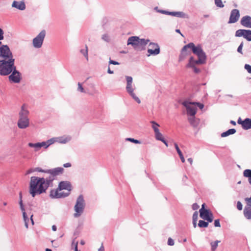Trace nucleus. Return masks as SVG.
<instances>
[{"mask_svg":"<svg viewBox=\"0 0 251 251\" xmlns=\"http://www.w3.org/2000/svg\"><path fill=\"white\" fill-rule=\"evenodd\" d=\"M167 244L169 246H173L175 244V242L173 239L169 237L168 240Z\"/></svg>","mask_w":251,"mask_h":251,"instance_id":"de8ad7c7","label":"nucleus"},{"mask_svg":"<svg viewBox=\"0 0 251 251\" xmlns=\"http://www.w3.org/2000/svg\"><path fill=\"white\" fill-rule=\"evenodd\" d=\"M198 218V212L195 211L193 214V221H197Z\"/></svg>","mask_w":251,"mask_h":251,"instance_id":"49530a36","label":"nucleus"},{"mask_svg":"<svg viewBox=\"0 0 251 251\" xmlns=\"http://www.w3.org/2000/svg\"><path fill=\"white\" fill-rule=\"evenodd\" d=\"M28 146L29 147L33 148L35 151H39L41 149L40 147L39 142L36 143H29Z\"/></svg>","mask_w":251,"mask_h":251,"instance_id":"7c9ffc66","label":"nucleus"},{"mask_svg":"<svg viewBox=\"0 0 251 251\" xmlns=\"http://www.w3.org/2000/svg\"><path fill=\"white\" fill-rule=\"evenodd\" d=\"M245 31L246 29H238L235 32V36L239 37L243 36L244 37Z\"/></svg>","mask_w":251,"mask_h":251,"instance_id":"72a5a7b5","label":"nucleus"},{"mask_svg":"<svg viewBox=\"0 0 251 251\" xmlns=\"http://www.w3.org/2000/svg\"><path fill=\"white\" fill-rule=\"evenodd\" d=\"M240 17V12L239 10L234 9L231 10L230 14L229 19L228 22V24H233L237 22Z\"/></svg>","mask_w":251,"mask_h":251,"instance_id":"2eb2a0df","label":"nucleus"},{"mask_svg":"<svg viewBox=\"0 0 251 251\" xmlns=\"http://www.w3.org/2000/svg\"><path fill=\"white\" fill-rule=\"evenodd\" d=\"M60 191L58 188L56 190H51L50 194V197L53 199H59L65 198L69 195V193H64Z\"/></svg>","mask_w":251,"mask_h":251,"instance_id":"f8f14e48","label":"nucleus"},{"mask_svg":"<svg viewBox=\"0 0 251 251\" xmlns=\"http://www.w3.org/2000/svg\"><path fill=\"white\" fill-rule=\"evenodd\" d=\"M190 47V49L192 51L193 53L196 54L198 59L196 60V63H200L201 64H204L206 60V55L203 51L201 46L200 44L195 46L193 43H189L185 45V48Z\"/></svg>","mask_w":251,"mask_h":251,"instance_id":"39448f33","label":"nucleus"},{"mask_svg":"<svg viewBox=\"0 0 251 251\" xmlns=\"http://www.w3.org/2000/svg\"><path fill=\"white\" fill-rule=\"evenodd\" d=\"M80 52L86 57L87 60H88V47H87V46L85 45V49H81L80 50Z\"/></svg>","mask_w":251,"mask_h":251,"instance_id":"e433bc0d","label":"nucleus"},{"mask_svg":"<svg viewBox=\"0 0 251 251\" xmlns=\"http://www.w3.org/2000/svg\"><path fill=\"white\" fill-rule=\"evenodd\" d=\"M205 204L203 203L201 209L200 210V217L205 220L210 214L212 213L209 210L204 209Z\"/></svg>","mask_w":251,"mask_h":251,"instance_id":"5701e85b","label":"nucleus"},{"mask_svg":"<svg viewBox=\"0 0 251 251\" xmlns=\"http://www.w3.org/2000/svg\"><path fill=\"white\" fill-rule=\"evenodd\" d=\"M192 207L194 210H196L199 208V205L197 203H194L192 204Z\"/></svg>","mask_w":251,"mask_h":251,"instance_id":"5fc2aeb1","label":"nucleus"},{"mask_svg":"<svg viewBox=\"0 0 251 251\" xmlns=\"http://www.w3.org/2000/svg\"><path fill=\"white\" fill-rule=\"evenodd\" d=\"M126 90L128 94L134 99L138 104L141 103L140 99L136 96L134 93V88L132 86V77L130 76H126Z\"/></svg>","mask_w":251,"mask_h":251,"instance_id":"6e6552de","label":"nucleus"},{"mask_svg":"<svg viewBox=\"0 0 251 251\" xmlns=\"http://www.w3.org/2000/svg\"><path fill=\"white\" fill-rule=\"evenodd\" d=\"M220 241H218V240H216L214 242H211V250L212 251H215L216 248H217L218 247V243L220 242Z\"/></svg>","mask_w":251,"mask_h":251,"instance_id":"4c0bfd02","label":"nucleus"},{"mask_svg":"<svg viewBox=\"0 0 251 251\" xmlns=\"http://www.w3.org/2000/svg\"><path fill=\"white\" fill-rule=\"evenodd\" d=\"M238 123L241 125L243 129L244 130H248L251 128V119L247 118L243 121L240 118L238 120Z\"/></svg>","mask_w":251,"mask_h":251,"instance_id":"f3484780","label":"nucleus"},{"mask_svg":"<svg viewBox=\"0 0 251 251\" xmlns=\"http://www.w3.org/2000/svg\"><path fill=\"white\" fill-rule=\"evenodd\" d=\"M72 186L69 182L68 181H61L58 187V189L59 191H61L62 190H66L68 191L67 193H70V191L71 190Z\"/></svg>","mask_w":251,"mask_h":251,"instance_id":"a211bd4d","label":"nucleus"},{"mask_svg":"<svg viewBox=\"0 0 251 251\" xmlns=\"http://www.w3.org/2000/svg\"><path fill=\"white\" fill-rule=\"evenodd\" d=\"M215 5L220 8H223L224 7V5L223 4L222 0H214Z\"/></svg>","mask_w":251,"mask_h":251,"instance_id":"58836bf2","label":"nucleus"},{"mask_svg":"<svg viewBox=\"0 0 251 251\" xmlns=\"http://www.w3.org/2000/svg\"><path fill=\"white\" fill-rule=\"evenodd\" d=\"M197 221H193V225L195 228L197 226Z\"/></svg>","mask_w":251,"mask_h":251,"instance_id":"338daca9","label":"nucleus"},{"mask_svg":"<svg viewBox=\"0 0 251 251\" xmlns=\"http://www.w3.org/2000/svg\"><path fill=\"white\" fill-rule=\"evenodd\" d=\"M214 226L215 227H220L221 226L219 219H216L214 221Z\"/></svg>","mask_w":251,"mask_h":251,"instance_id":"603ef678","label":"nucleus"},{"mask_svg":"<svg viewBox=\"0 0 251 251\" xmlns=\"http://www.w3.org/2000/svg\"><path fill=\"white\" fill-rule=\"evenodd\" d=\"M77 241H75V240H74L72 242V246H74V250H75V244L76 243Z\"/></svg>","mask_w":251,"mask_h":251,"instance_id":"69168bd1","label":"nucleus"},{"mask_svg":"<svg viewBox=\"0 0 251 251\" xmlns=\"http://www.w3.org/2000/svg\"><path fill=\"white\" fill-rule=\"evenodd\" d=\"M151 123L152 124V128H153L154 133L159 130L158 128L159 126V124L153 121H151Z\"/></svg>","mask_w":251,"mask_h":251,"instance_id":"473e14b6","label":"nucleus"},{"mask_svg":"<svg viewBox=\"0 0 251 251\" xmlns=\"http://www.w3.org/2000/svg\"><path fill=\"white\" fill-rule=\"evenodd\" d=\"M243 45H244V43L243 42H242L241 43V44H240V45L239 46V47H238L237 50V52L241 53V54H243L242 48L243 47Z\"/></svg>","mask_w":251,"mask_h":251,"instance_id":"a19ab883","label":"nucleus"},{"mask_svg":"<svg viewBox=\"0 0 251 251\" xmlns=\"http://www.w3.org/2000/svg\"><path fill=\"white\" fill-rule=\"evenodd\" d=\"M205 220H206L207 221V222H212L213 221V214L212 213H211L210 214V215H209V216H208L205 219Z\"/></svg>","mask_w":251,"mask_h":251,"instance_id":"a18cd8bd","label":"nucleus"},{"mask_svg":"<svg viewBox=\"0 0 251 251\" xmlns=\"http://www.w3.org/2000/svg\"><path fill=\"white\" fill-rule=\"evenodd\" d=\"M77 91L81 92V93H85V91H84V89L83 87H82V85L81 83L80 82L78 83V88H77Z\"/></svg>","mask_w":251,"mask_h":251,"instance_id":"ea45409f","label":"nucleus"},{"mask_svg":"<svg viewBox=\"0 0 251 251\" xmlns=\"http://www.w3.org/2000/svg\"><path fill=\"white\" fill-rule=\"evenodd\" d=\"M4 39V32L3 30L0 28V46L1 44V40Z\"/></svg>","mask_w":251,"mask_h":251,"instance_id":"c03bdc74","label":"nucleus"},{"mask_svg":"<svg viewBox=\"0 0 251 251\" xmlns=\"http://www.w3.org/2000/svg\"><path fill=\"white\" fill-rule=\"evenodd\" d=\"M169 15H171L173 16H175L176 17H179L182 18H189V16L187 14L181 11H177V12H170L169 13Z\"/></svg>","mask_w":251,"mask_h":251,"instance_id":"b1692460","label":"nucleus"},{"mask_svg":"<svg viewBox=\"0 0 251 251\" xmlns=\"http://www.w3.org/2000/svg\"><path fill=\"white\" fill-rule=\"evenodd\" d=\"M188 120L190 125L194 127H197L199 124V120L196 119L195 116L189 118Z\"/></svg>","mask_w":251,"mask_h":251,"instance_id":"bb28decb","label":"nucleus"},{"mask_svg":"<svg viewBox=\"0 0 251 251\" xmlns=\"http://www.w3.org/2000/svg\"><path fill=\"white\" fill-rule=\"evenodd\" d=\"M46 32L45 30H42L32 41L33 46L36 49L40 48L43 43L44 40L46 36Z\"/></svg>","mask_w":251,"mask_h":251,"instance_id":"9d476101","label":"nucleus"},{"mask_svg":"<svg viewBox=\"0 0 251 251\" xmlns=\"http://www.w3.org/2000/svg\"><path fill=\"white\" fill-rule=\"evenodd\" d=\"M107 73L109 74H113V71L111 70L110 69V67H108V70H107Z\"/></svg>","mask_w":251,"mask_h":251,"instance_id":"bf43d9fd","label":"nucleus"},{"mask_svg":"<svg viewBox=\"0 0 251 251\" xmlns=\"http://www.w3.org/2000/svg\"><path fill=\"white\" fill-rule=\"evenodd\" d=\"M237 208L239 210H242L243 208V205L242 203L240 201H238L237 202Z\"/></svg>","mask_w":251,"mask_h":251,"instance_id":"8fccbe9b","label":"nucleus"},{"mask_svg":"<svg viewBox=\"0 0 251 251\" xmlns=\"http://www.w3.org/2000/svg\"><path fill=\"white\" fill-rule=\"evenodd\" d=\"M34 170L30 169V170H29L27 172V173H26V174H30V173H32V172H34Z\"/></svg>","mask_w":251,"mask_h":251,"instance_id":"774afa93","label":"nucleus"},{"mask_svg":"<svg viewBox=\"0 0 251 251\" xmlns=\"http://www.w3.org/2000/svg\"><path fill=\"white\" fill-rule=\"evenodd\" d=\"M109 64L119 65L120 63L118 62L112 60L110 58L109 61Z\"/></svg>","mask_w":251,"mask_h":251,"instance_id":"864d4df0","label":"nucleus"},{"mask_svg":"<svg viewBox=\"0 0 251 251\" xmlns=\"http://www.w3.org/2000/svg\"><path fill=\"white\" fill-rule=\"evenodd\" d=\"M71 166V164L70 163H66L63 164V167L65 168L70 167Z\"/></svg>","mask_w":251,"mask_h":251,"instance_id":"13d9d810","label":"nucleus"},{"mask_svg":"<svg viewBox=\"0 0 251 251\" xmlns=\"http://www.w3.org/2000/svg\"><path fill=\"white\" fill-rule=\"evenodd\" d=\"M85 207L84 200L82 195H80L77 199L76 204L75 206V213L74 216L75 218L79 217L83 213Z\"/></svg>","mask_w":251,"mask_h":251,"instance_id":"1a4fd4ad","label":"nucleus"},{"mask_svg":"<svg viewBox=\"0 0 251 251\" xmlns=\"http://www.w3.org/2000/svg\"><path fill=\"white\" fill-rule=\"evenodd\" d=\"M126 140L127 141H130L131 142L135 143V144H140L141 143L139 140L134 139L131 138H127L126 139Z\"/></svg>","mask_w":251,"mask_h":251,"instance_id":"79ce46f5","label":"nucleus"},{"mask_svg":"<svg viewBox=\"0 0 251 251\" xmlns=\"http://www.w3.org/2000/svg\"><path fill=\"white\" fill-rule=\"evenodd\" d=\"M244 68L248 73L251 74V65L246 64L244 66Z\"/></svg>","mask_w":251,"mask_h":251,"instance_id":"37998d69","label":"nucleus"},{"mask_svg":"<svg viewBox=\"0 0 251 251\" xmlns=\"http://www.w3.org/2000/svg\"><path fill=\"white\" fill-rule=\"evenodd\" d=\"M244 38L248 41H251V30L246 29L244 33Z\"/></svg>","mask_w":251,"mask_h":251,"instance_id":"2f4dec72","label":"nucleus"},{"mask_svg":"<svg viewBox=\"0 0 251 251\" xmlns=\"http://www.w3.org/2000/svg\"><path fill=\"white\" fill-rule=\"evenodd\" d=\"M149 46H150L151 49H149L148 50V52L149 53L148 55V56L151 55H156L160 53V47L157 43L151 42L149 44Z\"/></svg>","mask_w":251,"mask_h":251,"instance_id":"ddd939ff","label":"nucleus"},{"mask_svg":"<svg viewBox=\"0 0 251 251\" xmlns=\"http://www.w3.org/2000/svg\"><path fill=\"white\" fill-rule=\"evenodd\" d=\"M46 170H44L43 169H42L41 168H36L35 169H34V171H37V172H44V173H46Z\"/></svg>","mask_w":251,"mask_h":251,"instance_id":"4d7b16f0","label":"nucleus"},{"mask_svg":"<svg viewBox=\"0 0 251 251\" xmlns=\"http://www.w3.org/2000/svg\"><path fill=\"white\" fill-rule=\"evenodd\" d=\"M53 144V141L52 138L46 141H44L42 142H39L40 149L43 147L44 149H47L50 145Z\"/></svg>","mask_w":251,"mask_h":251,"instance_id":"a878e982","label":"nucleus"},{"mask_svg":"<svg viewBox=\"0 0 251 251\" xmlns=\"http://www.w3.org/2000/svg\"><path fill=\"white\" fill-rule=\"evenodd\" d=\"M0 75H8V80L10 82L19 83L22 79L21 73L16 69L15 63L0 69Z\"/></svg>","mask_w":251,"mask_h":251,"instance_id":"f03ea898","label":"nucleus"},{"mask_svg":"<svg viewBox=\"0 0 251 251\" xmlns=\"http://www.w3.org/2000/svg\"><path fill=\"white\" fill-rule=\"evenodd\" d=\"M53 141V143L58 142L61 144H66L71 140V137L70 136H63L58 137L52 138Z\"/></svg>","mask_w":251,"mask_h":251,"instance_id":"6ab92c4d","label":"nucleus"},{"mask_svg":"<svg viewBox=\"0 0 251 251\" xmlns=\"http://www.w3.org/2000/svg\"><path fill=\"white\" fill-rule=\"evenodd\" d=\"M244 176L248 177V181L251 185V169H246L243 172Z\"/></svg>","mask_w":251,"mask_h":251,"instance_id":"c756f323","label":"nucleus"},{"mask_svg":"<svg viewBox=\"0 0 251 251\" xmlns=\"http://www.w3.org/2000/svg\"><path fill=\"white\" fill-rule=\"evenodd\" d=\"M185 47V45L182 48L181 53L179 56V60L182 61L187 56H188L191 54V52L190 50H188V49H190V47H187L184 49Z\"/></svg>","mask_w":251,"mask_h":251,"instance_id":"412c9836","label":"nucleus"},{"mask_svg":"<svg viewBox=\"0 0 251 251\" xmlns=\"http://www.w3.org/2000/svg\"><path fill=\"white\" fill-rule=\"evenodd\" d=\"M236 131L235 129H234V128L229 129L227 130V131L223 132L221 134V137H225L229 135L233 134L236 132Z\"/></svg>","mask_w":251,"mask_h":251,"instance_id":"c85d7f7f","label":"nucleus"},{"mask_svg":"<svg viewBox=\"0 0 251 251\" xmlns=\"http://www.w3.org/2000/svg\"><path fill=\"white\" fill-rule=\"evenodd\" d=\"M174 146H175V149H176V151L177 153L179 155V157H180V158L181 159V162L182 163H184L185 161V158H184V157L183 156V155L181 151L179 149L178 145L177 144V143H174Z\"/></svg>","mask_w":251,"mask_h":251,"instance_id":"cd10ccee","label":"nucleus"},{"mask_svg":"<svg viewBox=\"0 0 251 251\" xmlns=\"http://www.w3.org/2000/svg\"><path fill=\"white\" fill-rule=\"evenodd\" d=\"M196 60L194 59L193 56H191L189 60L188 63L186 65V68H191L193 69L194 72L196 74L200 73L201 70L200 69L196 67V65L197 64H201L200 63H196Z\"/></svg>","mask_w":251,"mask_h":251,"instance_id":"dca6fc26","label":"nucleus"},{"mask_svg":"<svg viewBox=\"0 0 251 251\" xmlns=\"http://www.w3.org/2000/svg\"><path fill=\"white\" fill-rule=\"evenodd\" d=\"M191 104H193L192 102L188 101H184L183 102V105L186 108L187 115L191 116H194L197 112V108L195 106H191Z\"/></svg>","mask_w":251,"mask_h":251,"instance_id":"4468645a","label":"nucleus"},{"mask_svg":"<svg viewBox=\"0 0 251 251\" xmlns=\"http://www.w3.org/2000/svg\"><path fill=\"white\" fill-rule=\"evenodd\" d=\"M240 23L244 27L251 28V17L248 15L243 17Z\"/></svg>","mask_w":251,"mask_h":251,"instance_id":"aec40b11","label":"nucleus"},{"mask_svg":"<svg viewBox=\"0 0 251 251\" xmlns=\"http://www.w3.org/2000/svg\"><path fill=\"white\" fill-rule=\"evenodd\" d=\"M47 190L44 177L31 176L29 182V192L32 197L45 193Z\"/></svg>","mask_w":251,"mask_h":251,"instance_id":"f257e3e1","label":"nucleus"},{"mask_svg":"<svg viewBox=\"0 0 251 251\" xmlns=\"http://www.w3.org/2000/svg\"><path fill=\"white\" fill-rule=\"evenodd\" d=\"M12 6L20 10H24L25 8V4L24 1H14L12 4Z\"/></svg>","mask_w":251,"mask_h":251,"instance_id":"4be33fe9","label":"nucleus"},{"mask_svg":"<svg viewBox=\"0 0 251 251\" xmlns=\"http://www.w3.org/2000/svg\"><path fill=\"white\" fill-rule=\"evenodd\" d=\"M188 161L190 163L191 165L193 164V159L192 158H189L188 159Z\"/></svg>","mask_w":251,"mask_h":251,"instance_id":"680f3d73","label":"nucleus"},{"mask_svg":"<svg viewBox=\"0 0 251 251\" xmlns=\"http://www.w3.org/2000/svg\"><path fill=\"white\" fill-rule=\"evenodd\" d=\"M208 226V223L203 220H200L198 226L200 227H207Z\"/></svg>","mask_w":251,"mask_h":251,"instance_id":"c9c22d12","label":"nucleus"},{"mask_svg":"<svg viewBox=\"0 0 251 251\" xmlns=\"http://www.w3.org/2000/svg\"><path fill=\"white\" fill-rule=\"evenodd\" d=\"M102 40H103L104 41H106V42H109V36L107 34H105L104 35H102Z\"/></svg>","mask_w":251,"mask_h":251,"instance_id":"3c124183","label":"nucleus"},{"mask_svg":"<svg viewBox=\"0 0 251 251\" xmlns=\"http://www.w3.org/2000/svg\"><path fill=\"white\" fill-rule=\"evenodd\" d=\"M244 215L248 220H251V205H247L244 209Z\"/></svg>","mask_w":251,"mask_h":251,"instance_id":"393cba45","label":"nucleus"},{"mask_svg":"<svg viewBox=\"0 0 251 251\" xmlns=\"http://www.w3.org/2000/svg\"><path fill=\"white\" fill-rule=\"evenodd\" d=\"M161 142H162L165 145V146L166 147L168 146V144L167 142L164 139H163V141H161Z\"/></svg>","mask_w":251,"mask_h":251,"instance_id":"052dcab7","label":"nucleus"},{"mask_svg":"<svg viewBox=\"0 0 251 251\" xmlns=\"http://www.w3.org/2000/svg\"><path fill=\"white\" fill-rule=\"evenodd\" d=\"M104 247L102 245L99 249V251H104Z\"/></svg>","mask_w":251,"mask_h":251,"instance_id":"0e129e2a","label":"nucleus"},{"mask_svg":"<svg viewBox=\"0 0 251 251\" xmlns=\"http://www.w3.org/2000/svg\"><path fill=\"white\" fill-rule=\"evenodd\" d=\"M52 229L53 231H55L57 230V227H56V226L53 225L52 226Z\"/></svg>","mask_w":251,"mask_h":251,"instance_id":"e2e57ef3","label":"nucleus"},{"mask_svg":"<svg viewBox=\"0 0 251 251\" xmlns=\"http://www.w3.org/2000/svg\"><path fill=\"white\" fill-rule=\"evenodd\" d=\"M158 12L159 13H160L164 14H166V15H169V13L170 12H169L168 11L163 10H158Z\"/></svg>","mask_w":251,"mask_h":251,"instance_id":"6e6d98bb","label":"nucleus"},{"mask_svg":"<svg viewBox=\"0 0 251 251\" xmlns=\"http://www.w3.org/2000/svg\"><path fill=\"white\" fill-rule=\"evenodd\" d=\"M155 139L157 140L158 141H163V139H164V137L163 136V135L160 132L159 130L155 132Z\"/></svg>","mask_w":251,"mask_h":251,"instance_id":"f704fd0d","label":"nucleus"},{"mask_svg":"<svg viewBox=\"0 0 251 251\" xmlns=\"http://www.w3.org/2000/svg\"><path fill=\"white\" fill-rule=\"evenodd\" d=\"M193 105H197L200 109H202L204 107V105L202 103L200 102H192Z\"/></svg>","mask_w":251,"mask_h":251,"instance_id":"09e8293b","label":"nucleus"},{"mask_svg":"<svg viewBox=\"0 0 251 251\" xmlns=\"http://www.w3.org/2000/svg\"><path fill=\"white\" fill-rule=\"evenodd\" d=\"M150 42V40L140 39L138 36L130 37L127 40V45H131L135 50H143L146 48V46Z\"/></svg>","mask_w":251,"mask_h":251,"instance_id":"423d86ee","label":"nucleus"},{"mask_svg":"<svg viewBox=\"0 0 251 251\" xmlns=\"http://www.w3.org/2000/svg\"><path fill=\"white\" fill-rule=\"evenodd\" d=\"M63 168L57 167L53 169L46 170V173L49 174L48 176L44 177L45 185L48 189L50 186H52V181L56 178V176L62 174L63 172Z\"/></svg>","mask_w":251,"mask_h":251,"instance_id":"0eeeda50","label":"nucleus"},{"mask_svg":"<svg viewBox=\"0 0 251 251\" xmlns=\"http://www.w3.org/2000/svg\"><path fill=\"white\" fill-rule=\"evenodd\" d=\"M15 63L12 51L7 45L0 46V69Z\"/></svg>","mask_w":251,"mask_h":251,"instance_id":"7ed1b4c3","label":"nucleus"},{"mask_svg":"<svg viewBox=\"0 0 251 251\" xmlns=\"http://www.w3.org/2000/svg\"><path fill=\"white\" fill-rule=\"evenodd\" d=\"M29 113L28 105L25 103L22 104L18 112L17 126L19 128L24 129L29 126Z\"/></svg>","mask_w":251,"mask_h":251,"instance_id":"20e7f679","label":"nucleus"},{"mask_svg":"<svg viewBox=\"0 0 251 251\" xmlns=\"http://www.w3.org/2000/svg\"><path fill=\"white\" fill-rule=\"evenodd\" d=\"M19 205H20V209H21V211H22L25 226L27 228L28 227V222L29 221V219H28V217L26 215V212L25 211V206H24V205L23 202L22 192H20L19 193Z\"/></svg>","mask_w":251,"mask_h":251,"instance_id":"9b49d317","label":"nucleus"}]
</instances>
